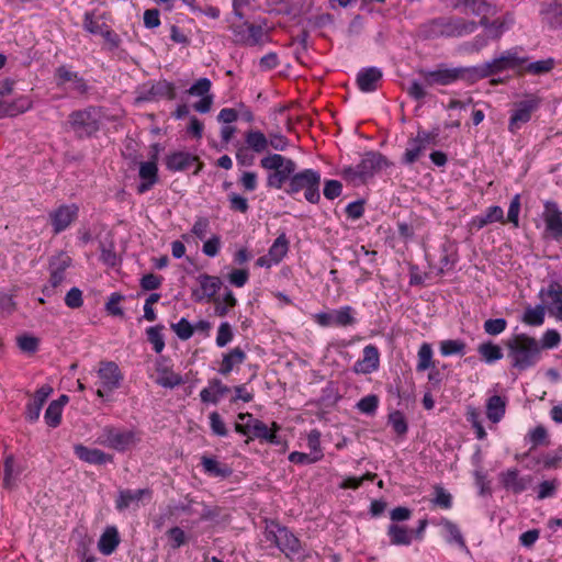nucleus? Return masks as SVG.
Listing matches in <instances>:
<instances>
[{
  "label": "nucleus",
  "mask_w": 562,
  "mask_h": 562,
  "mask_svg": "<svg viewBox=\"0 0 562 562\" xmlns=\"http://www.w3.org/2000/svg\"><path fill=\"white\" fill-rule=\"evenodd\" d=\"M477 352L481 359L487 364L495 363L504 357L502 347L492 340L480 344L477 347Z\"/></svg>",
  "instance_id": "obj_32"
},
{
  "label": "nucleus",
  "mask_w": 562,
  "mask_h": 562,
  "mask_svg": "<svg viewBox=\"0 0 562 562\" xmlns=\"http://www.w3.org/2000/svg\"><path fill=\"white\" fill-rule=\"evenodd\" d=\"M229 30L237 45L255 47L271 42L269 30H266L262 24L232 22Z\"/></svg>",
  "instance_id": "obj_9"
},
{
  "label": "nucleus",
  "mask_w": 562,
  "mask_h": 562,
  "mask_svg": "<svg viewBox=\"0 0 562 562\" xmlns=\"http://www.w3.org/2000/svg\"><path fill=\"white\" fill-rule=\"evenodd\" d=\"M140 441L137 431L123 429L113 425L104 426L97 437V442L103 447L113 449L117 452H125Z\"/></svg>",
  "instance_id": "obj_6"
},
{
  "label": "nucleus",
  "mask_w": 562,
  "mask_h": 562,
  "mask_svg": "<svg viewBox=\"0 0 562 562\" xmlns=\"http://www.w3.org/2000/svg\"><path fill=\"white\" fill-rule=\"evenodd\" d=\"M425 150L426 148L423 146L422 143L417 140L416 137L411 138L408 140V147L406 148L402 157V162L405 165H413L418 160V158L423 155Z\"/></svg>",
  "instance_id": "obj_46"
},
{
  "label": "nucleus",
  "mask_w": 562,
  "mask_h": 562,
  "mask_svg": "<svg viewBox=\"0 0 562 562\" xmlns=\"http://www.w3.org/2000/svg\"><path fill=\"white\" fill-rule=\"evenodd\" d=\"M380 367V352L376 346L368 345L362 350V358L353 364V372L357 374H370Z\"/></svg>",
  "instance_id": "obj_17"
},
{
  "label": "nucleus",
  "mask_w": 562,
  "mask_h": 562,
  "mask_svg": "<svg viewBox=\"0 0 562 562\" xmlns=\"http://www.w3.org/2000/svg\"><path fill=\"white\" fill-rule=\"evenodd\" d=\"M554 65L555 60L551 57L532 63L527 61L522 67L519 68L518 75L522 76L524 74H530L535 76H541L550 72L554 68Z\"/></svg>",
  "instance_id": "obj_34"
},
{
  "label": "nucleus",
  "mask_w": 562,
  "mask_h": 562,
  "mask_svg": "<svg viewBox=\"0 0 562 562\" xmlns=\"http://www.w3.org/2000/svg\"><path fill=\"white\" fill-rule=\"evenodd\" d=\"M165 326L162 324H158L155 326H150L146 329L147 340L153 345V349L160 353L165 349V338L162 335V330Z\"/></svg>",
  "instance_id": "obj_45"
},
{
  "label": "nucleus",
  "mask_w": 562,
  "mask_h": 562,
  "mask_svg": "<svg viewBox=\"0 0 562 562\" xmlns=\"http://www.w3.org/2000/svg\"><path fill=\"white\" fill-rule=\"evenodd\" d=\"M61 414L63 409L59 408V405L50 402L44 414L45 423L52 428L58 427L61 422Z\"/></svg>",
  "instance_id": "obj_58"
},
{
  "label": "nucleus",
  "mask_w": 562,
  "mask_h": 562,
  "mask_svg": "<svg viewBox=\"0 0 562 562\" xmlns=\"http://www.w3.org/2000/svg\"><path fill=\"white\" fill-rule=\"evenodd\" d=\"M358 166L359 181L361 183L367 182L368 179L372 178L378 171L389 166L387 159L381 153L367 151L362 157Z\"/></svg>",
  "instance_id": "obj_14"
},
{
  "label": "nucleus",
  "mask_w": 562,
  "mask_h": 562,
  "mask_svg": "<svg viewBox=\"0 0 562 562\" xmlns=\"http://www.w3.org/2000/svg\"><path fill=\"white\" fill-rule=\"evenodd\" d=\"M387 536L394 546H409L413 540V531L398 524H391L387 527Z\"/></svg>",
  "instance_id": "obj_30"
},
{
  "label": "nucleus",
  "mask_w": 562,
  "mask_h": 562,
  "mask_svg": "<svg viewBox=\"0 0 562 562\" xmlns=\"http://www.w3.org/2000/svg\"><path fill=\"white\" fill-rule=\"evenodd\" d=\"M201 465L204 472L215 477H228L232 474V469L227 464L220 463L215 458L203 456L201 458Z\"/></svg>",
  "instance_id": "obj_33"
},
{
  "label": "nucleus",
  "mask_w": 562,
  "mask_h": 562,
  "mask_svg": "<svg viewBox=\"0 0 562 562\" xmlns=\"http://www.w3.org/2000/svg\"><path fill=\"white\" fill-rule=\"evenodd\" d=\"M20 473L21 470L16 468L14 457L12 454L7 456L3 462V487L7 490L13 488Z\"/></svg>",
  "instance_id": "obj_39"
},
{
  "label": "nucleus",
  "mask_w": 562,
  "mask_h": 562,
  "mask_svg": "<svg viewBox=\"0 0 562 562\" xmlns=\"http://www.w3.org/2000/svg\"><path fill=\"white\" fill-rule=\"evenodd\" d=\"M440 135V128L434 127L430 131L419 130L416 134V138L427 149L428 146H436Z\"/></svg>",
  "instance_id": "obj_53"
},
{
  "label": "nucleus",
  "mask_w": 562,
  "mask_h": 562,
  "mask_svg": "<svg viewBox=\"0 0 562 562\" xmlns=\"http://www.w3.org/2000/svg\"><path fill=\"white\" fill-rule=\"evenodd\" d=\"M103 37V46L102 48L112 54L120 55L124 50L121 48L122 45V38L120 34H117L114 30L111 29V26L108 25L106 29H104L103 33L100 35Z\"/></svg>",
  "instance_id": "obj_40"
},
{
  "label": "nucleus",
  "mask_w": 562,
  "mask_h": 562,
  "mask_svg": "<svg viewBox=\"0 0 562 562\" xmlns=\"http://www.w3.org/2000/svg\"><path fill=\"white\" fill-rule=\"evenodd\" d=\"M484 331L490 336H497L507 328L505 318H488L483 324Z\"/></svg>",
  "instance_id": "obj_57"
},
{
  "label": "nucleus",
  "mask_w": 562,
  "mask_h": 562,
  "mask_svg": "<svg viewBox=\"0 0 562 562\" xmlns=\"http://www.w3.org/2000/svg\"><path fill=\"white\" fill-rule=\"evenodd\" d=\"M266 537L273 541L288 559L294 560L296 558L300 562L305 561L306 555H300L303 550L300 539L288 527L271 520L266 527Z\"/></svg>",
  "instance_id": "obj_5"
},
{
  "label": "nucleus",
  "mask_w": 562,
  "mask_h": 562,
  "mask_svg": "<svg viewBox=\"0 0 562 562\" xmlns=\"http://www.w3.org/2000/svg\"><path fill=\"white\" fill-rule=\"evenodd\" d=\"M55 79L56 85L58 87L65 85L66 82L72 81L75 83V89L80 93H86L88 91V86L86 80L79 76L78 72L70 71L66 66L61 65L55 69Z\"/></svg>",
  "instance_id": "obj_26"
},
{
  "label": "nucleus",
  "mask_w": 562,
  "mask_h": 562,
  "mask_svg": "<svg viewBox=\"0 0 562 562\" xmlns=\"http://www.w3.org/2000/svg\"><path fill=\"white\" fill-rule=\"evenodd\" d=\"M236 305L237 299L235 297L233 291L226 288L223 299L221 300L218 297V302L215 303V315L220 317H225L229 313V310L235 307Z\"/></svg>",
  "instance_id": "obj_47"
},
{
  "label": "nucleus",
  "mask_w": 562,
  "mask_h": 562,
  "mask_svg": "<svg viewBox=\"0 0 562 562\" xmlns=\"http://www.w3.org/2000/svg\"><path fill=\"white\" fill-rule=\"evenodd\" d=\"M529 58L527 56H520L516 48L507 49L501 54V56L493 58L492 60L485 61L473 67V74L475 82L481 79L490 78L498 75L505 70H516L522 67Z\"/></svg>",
  "instance_id": "obj_3"
},
{
  "label": "nucleus",
  "mask_w": 562,
  "mask_h": 562,
  "mask_svg": "<svg viewBox=\"0 0 562 562\" xmlns=\"http://www.w3.org/2000/svg\"><path fill=\"white\" fill-rule=\"evenodd\" d=\"M254 439H259L260 441H265L273 446H280L284 443L281 437L273 434V431L269 429L268 425L260 419H256L254 422L252 436L246 439V443Z\"/></svg>",
  "instance_id": "obj_27"
},
{
  "label": "nucleus",
  "mask_w": 562,
  "mask_h": 562,
  "mask_svg": "<svg viewBox=\"0 0 562 562\" xmlns=\"http://www.w3.org/2000/svg\"><path fill=\"white\" fill-rule=\"evenodd\" d=\"M506 401L499 395H492L486 402V416L492 423H498L505 415Z\"/></svg>",
  "instance_id": "obj_35"
},
{
  "label": "nucleus",
  "mask_w": 562,
  "mask_h": 562,
  "mask_svg": "<svg viewBox=\"0 0 562 562\" xmlns=\"http://www.w3.org/2000/svg\"><path fill=\"white\" fill-rule=\"evenodd\" d=\"M144 497H151V491L149 488H138V490H120L119 495L115 499V508L119 512H123L128 508L132 504L138 503Z\"/></svg>",
  "instance_id": "obj_24"
},
{
  "label": "nucleus",
  "mask_w": 562,
  "mask_h": 562,
  "mask_svg": "<svg viewBox=\"0 0 562 562\" xmlns=\"http://www.w3.org/2000/svg\"><path fill=\"white\" fill-rule=\"evenodd\" d=\"M82 27L92 35H101L104 29L108 27V24L99 22V19L95 16V11H86L82 19Z\"/></svg>",
  "instance_id": "obj_44"
},
{
  "label": "nucleus",
  "mask_w": 562,
  "mask_h": 562,
  "mask_svg": "<svg viewBox=\"0 0 562 562\" xmlns=\"http://www.w3.org/2000/svg\"><path fill=\"white\" fill-rule=\"evenodd\" d=\"M465 342L460 339H447L440 342V353L443 357H449L452 355H461L465 353Z\"/></svg>",
  "instance_id": "obj_49"
},
{
  "label": "nucleus",
  "mask_w": 562,
  "mask_h": 562,
  "mask_svg": "<svg viewBox=\"0 0 562 562\" xmlns=\"http://www.w3.org/2000/svg\"><path fill=\"white\" fill-rule=\"evenodd\" d=\"M477 24L474 20L460 16L435 18L420 26V33L426 40L438 37H462L474 33Z\"/></svg>",
  "instance_id": "obj_2"
},
{
  "label": "nucleus",
  "mask_w": 562,
  "mask_h": 562,
  "mask_svg": "<svg viewBox=\"0 0 562 562\" xmlns=\"http://www.w3.org/2000/svg\"><path fill=\"white\" fill-rule=\"evenodd\" d=\"M100 109L90 105L82 110L72 111L68 116V124L77 138H90L100 130Z\"/></svg>",
  "instance_id": "obj_7"
},
{
  "label": "nucleus",
  "mask_w": 562,
  "mask_h": 562,
  "mask_svg": "<svg viewBox=\"0 0 562 562\" xmlns=\"http://www.w3.org/2000/svg\"><path fill=\"white\" fill-rule=\"evenodd\" d=\"M234 338V333L231 324L228 322H223L220 324L217 328V335H216V346L220 348L225 347L228 345Z\"/></svg>",
  "instance_id": "obj_55"
},
{
  "label": "nucleus",
  "mask_w": 562,
  "mask_h": 562,
  "mask_svg": "<svg viewBox=\"0 0 562 562\" xmlns=\"http://www.w3.org/2000/svg\"><path fill=\"white\" fill-rule=\"evenodd\" d=\"M98 375L108 392L119 389L123 380L119 366L113 361H101Z\"/></svg>",
  "instance_id": "obj_16"
},
{
  "label": "nucleus",
  "mask_w": 562,
  "mask_h": 562,
  "mask_svg": "<svg viewBox=\"0 0 562 562\" xmlns=\"http://www.w3.org/2000/svg\"><path fill=\"white\" fill-rule=\"evenodd\" d=\"M321 173L314 169H304L290 178L285 192L290 195L304 190L306 201L317 204L321 200Z\"/></svg>",
  "instance_id": "obj_8"
},
{
  "label": "nucleus",
  "mask_w": 562,
  "mask_h": 562,
  "mask_svg": "<svg viewBox=\"0 0 562 562\" xmlns=\"http://www.w3.org/2000/svg\"><path fill=\"white\" fill-rule=\"evenodd\" d=\"M546 307L541 304L536 307H527L522 314L521 322L528 326H541L544 323Z\"/></svg>",
  "instance_id": "obj_42"
},
{
  "label": "nucleus",
  "mask_w": 562,
  "mask_h": 562,
  "mask_svg": "<svg viewBox=\"0 0 562 562\" xmlns=\"http://www.w3.org/2000/svg\"><path fill=\"white\" fill-rule=\"evenodd\" d=\"M124 295H122L119 292H113L106 304H105V311L113 316H124V311L122 307L119 306V304L124 300Z\"/></svg>",
  "instance_id": "obj_63"
},
{
  "label": "nucleus",
  "mask_w": 562,
  "mask_h": 562,
  "mask_svg": "<svg viewBox=\"0 0 562 562\" xmlns=\"http://www.w3.org/2000/svg\"><path fill=\"white\" fill-rule=\"evenodd\" d=\"M32 106V101L27 97H20L12 103H9L4 109L1 108L0 115L5 114L9 116H15L24 113Z\"/></svg>",
  "instance_id": "obj_48"
},
{
  "label": "nucleus",
  "mask_w": 562,
  "mask_h": 562,
  "mask_svg": "<svg viewBox=\"0 0 562 562\" xmlns=\"http://www.w3.org/2000/svg\"><path fill=\"white\" fill-rule=\"evenodd\" d=\"M440 525L448 533L446 537L448 543H456L461 550L469 552L465 540L456 522L447 518H442Z\"/></svg>",
  "instance_id": "obj_37"
},
{
  "label": "nucleus",
  "mask_w": 562,
  "mask_h": 562,
  "mask_svg": "<svg viewBox=\"0 0 562 562\" xmlns=\"http://www.w3.org/2000/svg\"><path fill=\"white\" fill-rule=\"evenodd\" d=\"M246 352L240 347H235L227 353L223 355L218 373L226 376L228 375L235 366L241 364L246 360Z\"/></svg>",
  "instance_id": "obj_28"
},
{
  "label": "nucleus",
  "mask_w": 562,
  "mask_h": 562,
  "mask_svg": "<svg viewBox=\"0 0 562 562\" xmlns=\"http://www.w3.org/2000/svg\"><path fill=\"white\" fill-rule=\"evenodd\" d=\"M307 447L310 449V453L314 457H317V460H322L324 453L321 448V431L317 429H312L307 435Z\"/></svg>",
  "instance_id": "obj_56"
},
{
  "label": "nucleus",
  "mask_w": 562,
  "mask_h": 562,
  "mask_svg": "<svg viewBox=\"0 0 562 562\" xmlns=\"http://www.w3.org/2000/svg\"><path fill=\"white\" fill-rule=\"evenodd\" d=\"M504 346L510 369L518 373L536 367L542 358L539 341L527 334L513 335Z\"/></svg>",
  "instance_id": "obj_1"
},
{
  "label": "nucleus",
  "mask_w": 562,
  "mask_h": 562,
  "mask_svg": "<svg viewBox=\"0 0 562 562\" xmlns=\"http://www.w3.org/2000/svg\"><path fill=\"white\" fill-rule=\"evenodd\" d=\"M157 372L159 376L156 380V383L166 389H173L184 383L183 378L175 373L172 369L168 367H158Z\"/></svg>",
  "instance_id": "obj_38"
},
{
  "label": "nucleus",
  "mask_w": 562,
  "mask_h": 562,
  "mask_svg": "<svg viewBox=\"0 0 562 562\" xmlns=\"http://www.w3.org/2000/svg\"><path fill=\"white\" fill-rule=\"evenodd\" d=\"M469 9L474 15H488L493 11L490 0H467Z\"/></svg>",
  "instance_id": "obj_64"
},
{
  "label": "nucleus",
  "mask_w": 562,
  "mask_h": 562,
  "mask_svg": "<svg viewBox=\"0 0 562 562\" xmlns=\"http://www.w3.org/2000/svg\"><path fill=\"white\" fill-rule=\"evenodd\" d=\"M53 393V387L48 384L42 385L34 394L33 398L26 404L25 418L34 423L40 418L43 405Z\"/></svg>",
  "instance_id": "obj_20"
},
{
  "label": "nucleus",
  "mask_w": 562,
  "mask_h": 562,
  "mask_svg": "<svg viewBox=\"0 0 562 562\" xmlns=\"http://www.w3.org/2000/svg\"><path fill=\"white\" fill-rule=\"evenodd\" d=\"M246 148L261 154L269 147L268 137L259 130H249L245 133Z\"/></svg>",
  "instance_id": "obj_31"
},
{
  "label": "nucleus",
  "mask_w": 562,
  "mask_h": 562,
  "mask_svg": "<svg viewBox=\"0 0 562 562\" xmlns=\"http://www.w3.org/2000/svg\"><path fill=\"white\" fill-rule=\"evenodd\" d=\"M540 98L533 94L528 95L522 101L515 102L508 122V131L513 135L517 134L521 126L531 120L532 113L540 108Z\"/></svg>",
  "instance_id": "obj_10"
},
{
  "label": "nucleus",
  "mask_w": 562,
  "mask_h": 562,
  "mask_svg": "<svg viewBox=\"0 0 562 562\" xmlns=\"http://www.w3.org/2000/svg\"><path fill=\"white\" fill-rule=\"evenodd\" d=\"M355 314L356 311L352 306L345 305L328 313H316L313 317L314 321L322 327H348L357 323Z\"/></svg>",
  "instance_id": "obj_11"
},
{
  "label": "nucleus",
  "mask_w": 562,
  "mask_h": 562,
  "mask_svg": "<svg viewBox=\"0 0 562 562\" xmlns=\"http://www.w3.org/2000/svg\"><path fill=\"white\" fill-rule=\"evenodd\" d=\"M171 329L181 340H188L194 334L193 325H191L190 322L184 317H182L178 323L171 324Z\"/></svg>",
  "instance_id": "obj_54"
},
{
  "label": "nucleus",
  "mask_w": 562,
  "mask_h": 562,
  "mask_svg": "<svg viewBox=\"0 0 562 562\" xmlns=\"http://www.w3.org/2000/svg\"><path fill=\"white\" fill-rule=\"evenodd\" d=\"M120 544L119 531L115 527H108L98 541V549L104 555H111Z\"/></svg>",
  "instance_id": "obj_29"
},
{
  "label": "nucleus",
  "mask_w": 562,
  "mask_h": 562,
  "mask_svg": "<svg viewBox=\"0 0 562 562\" xmlns=\"http://www.w3.org/2000/svg\"><path fill=\"white\" fill-rule=\"evenodd\" d=\"M418 72L429 87L449 86L457 81H464L469 85L475 83L472 66L449 68L446 64H439L434 70L420 69Z\"/></svg>",
  "instance_id": "obj_4"
},
{
  "label": "nucleus",
  "mask_w": 562,
  "mask_h": 562,
  "mask_svg": "<svg viewBox=\"0 0 562 562\" xmlns=\"http://www.w3.org/2000/svg\"><path fill=\"white\" fill-rule=\"evenodd\" d=\"M210 419V428L212 434L218 437H226L228 435V429L217 412H212L209 415Z\"/></svg>",
  "instance_id": "obj_59"
},
{
  "label": "nucleus",
  "mask_w": 562,
  "mask_h": 562,
  "mask_svg": "<svg viewBox=\"0 0 562 562\" xmlns=\"http://www.w3.org/2000/svg\"><path fill=\"white\" fill-rule=\"evenodd\" d=\"M198 281L203 293L202 295H198V293L194 292L193 295L195 296V301H202L204 297H206L209 301L217 303L218 297L216 296V293L220 291L222 286L221 279L215 276L202 273L198 277Z\"/></svg>",
  "instance_id": "obj_22"
},
{
  "label": "nucleus",
  "mask_w": 562,
  "mask_h": 562,
  "mask_svg": "<svg viewBox=\"0 0 562 562\" xmlns=\"http://www.w3.org/2000/svg\"><path fill=\"white\" fill-rule=\"evenodd\" d=\"M435 497L431 499V503L441 508V509H450L452 507V495L445 490L440 485H436L434 487Z\"/></svg>",
  "instance_id": "obj_52"
},
{
  "label": "nucleus",
  "mask_w": 562,
  "mask_h": 562,
  "mask_svg": "<svg viewBox=\"0 0 562 562\" xmlns=\"http://www.w3.org/2000/svg\"><path fill=\"white\" fill-rule=\"evenodd\" d=\"M389 424L392 426L394 432H396L398 436L403 437L407 434L408 430V424L404 416V414L401 411H393L389 414L387 417Z\"/></svg>",
  "instance_id": "obj_51"
},
{
  "label": "nucleus",
  "mask_w": 562,
  "mask_h": 562,
  "mask_svg": "<svg viewBox=\"0 0 562 562\" xmlns=\"http://www.w3.org/2000/svg\"><path fill=\"white\" fill-rule=\"evenodd\" d=\"M501 482L507 491H512L515 494H520L527 490L530 482V477L519 476L517 469H508L501 473Z\"/></svg>",
  "instance_id": "obj_25"
},
{
  "label": "nucleus",
  "mask_w": 562,
  "mask_h": 562,
  "mask_svg": "<svg viewBox=\"0 0 562 562\" xmlns=\"http://www.w3.org/2000/svg\"><path fill=\"white\" fill-rule=\"evenodd\" d=\"M79 206L72 204H61L48 213V221L52 225L54 235H58L70 227L77 221Z\"/></svg>",
  "instance_id": "obj_13"
},
{
  "label": "nucleus",
  "mask_w": 562,
  "mask_h": 562,
  "mask_svg": "<svg viewBox=\"0 0 562 562\" xmlns=\"http://www.w3.org/2000/svg\"><path fill=\"white\" fill-rule=\"evenodd\" d=\"M138 176L142 181L137 186V193L144 194L159 181L156 156H151L149 161H143L139 164Z\"/></svg>",
  "instance_id": "obj_18"
},
{
  "label": "nucleus",
  "mask_w": 562,
  "mask_h": 562,
  "mask_svg": "<svg viewBox=\"0 0 562 562\" xmlns=\"http://www.w3.org/2000/svg\"><path fill=\"white\" fill-rule=\"evenodd\" d=\"M74 450L78 459L89 464L102 465L112 463L114 460L112 454L97 448L86 447L83 445H76Z\"/></svg>",
  "instance_id": "obj_21"
},
{
  "label": "nucleus",
  "mask_w": 562,
  "mask_h": 562,
  "mask_svg": "<svg viewBox=\"0 0 562 562\" xmlns=\"http://www.w3.org/2000/svg\"><path fill=\"white\" fill-rule=\"evenodd\" d=\"M560 8H562V4L559 3V0L541 2L539 14L541 16L542 23L550 27V21L559 13Z\"/></svg>",
  "instance_id": "obj_50"
},
{
  "label": "nucleus",
  "mask_w": 562,
  "mask_h": 562,
  "mask_svg": "<svg viewBox=\"0 0 562 562\" xmlns=\"http://www.w3.org/2000/svg\"><path fill=\"white\" fill-rule=\"evenodd\" d=\"M434 351L431 348V345L428 342L422 344V346L418 349V361L416 364V371L417 372H424L426 370H429L431 367L435 366V362L432 361Z\"/></svg>",
  "instance_id": "obj_43"
},
{
  "label": "nucleus",
  "mask_w": 562,
  "mask_h": 562,
  "mask_svg": "<svg viewBox=\"0 0 562 562\" xmlns=\"http://www.w3.org/2000/svg\"><path fill=\"white\" fill-rule=\"evenodd\" d=\"M157 98H168L169 100H173L176 98V88L173 83L167 80H159L153 83L149 89L143 91L137 100L153 101Z\"/></svg>",
  "instance_id": "obj_23"
},
{
  "label": "nucleus",
  "mask_w": 562,
  "mask_h": 562,
  "mask_svg": "<svg viewBox=\"0 0 562 562\" xmlns=\"http://www.w3.org/2000/svg\"><path fill=\"white\" fill-rule=\"evenodd\" d=\"M378 406L379 397L374 394L367 395L357 403V408L367 415H373L376 412Z\"/></svg>",
  "instance_id": "obj_60"
},
{
  "label": "nucleus",
  "mask_w": 562,
  "mask_h": 562,
  "mask_svg": "<svg viewBox=\"0 0 562 562\" xmlns=\"http://www.w3.org/2000/svg\"><path fill=\"white\" fill-rule=\"evenodd\" d=\"M547 294L552 301V306L549 308L550 314L562 321V285L552 281L547 289Z\"/></svg>",
  "instance_id": "obj_36"
},
{
  "label": "nucleus",
  "mask_w": 562,
  "mask_h": 562,
  "mask_svg": "<svg viewBox=\"0 0 562 562\" xmlns=\"http://www.w3.org/2000/svg\"><path fill=\"white\" fill-rule=\"evenodd\" d=\"M289 250V240L284 233L280 234L269 248L268 255L272 258L273 263L278 265Z\"/></svg>",
  "instance_id": "obj_41"
},
{
  "label": "nucleus",
  "mask_w": 562,
  "mask_h": 562,
  "mask_svg": "<svg viewBox=\"0 0 562 562\" xmlns=\"http://www.w3.org/2000/svg\"><path fill=\"white\" fill-rule=\"evenodd\" d=\"M71 265V258L65 254L60 252L57 256H54L49 260V280L46 285L43 286L42 292L46 296H52L56 294L57 288L65 280V272Z\"/></svg>",
  "instance_id": "obj_12"
},
{
  "label": "nucleus",
  "mask_w": 562,
  "mask_h": 562,
  "mask_svg": "<svg viewBox=\"0 0 562 562\" xmlns=\"http://www.w3.org/2000/svg\"><path fill=\"white\" fill-rule=\"evenodd\" d=\"M166 535L170 541V547L173 550L179 549L180 547L184 546L188 541L186 532L180 527H171L166 532Z\"/></svg>",
  "instance_id": "obj_62"
},
{
  "label": "nucleus",
  "mask_w": 562,
  "mask_h": 562,
  "mask_svg": "<svg viewBox=\"0 0 562 562\" xmlns=\"http://www.w3.org/2000/svg\"><path fill=\"white\" fill-rule=\"evenodd\" d=\"M383 72L378 67H366L359 70L356 78L357 87L361 92L376 91L382 82Z\"/></svg>",
  "instance_id": "obj_15"
},
{
  "label": "nucleus",
  "mask_w": 562,
  "mask_h": 562,
  "mask_svg": "<svg viewBox=\"0 0 562 562\" xmlns=\"http://www.w3.org/2000/svg\"><path fill=\"white\" fill-rule=\"evenodd\" d=\"M195 162L199 164V167L194 171L196 175L202 167L198 156L188 151H173L166 157V167L173 172L186 171Z\"/></svg>",
  "instance_id": "obj_19"
},
{
  "label": "nucleus",
  "mask_w": 562,
  "mask_h": 562,
  "mask_svg": "<svg viewBox=\"0 0 562 562\" xmlns=\"http://www.w3.org/2000/svg\"><path fill=\"white\" fill-rule=\"evenodd\" d=\"M560 341H561V335L557 329H547L543 333L541 340L539 341L541 351L543 349L557 348L559 346Z\"/></svg>",
  "instance_id": "obj_61"
}]
</instances>
